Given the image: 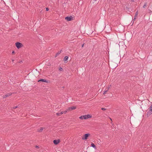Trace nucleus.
I'll return each instance as SVG.
<instances>
[{
    "mask_svg": "<svg viewBox=\"0 0 152 152\" xmlns=\"http://www.w3.org/2000/svg\"><path fill=\"white\" fill-rule=\"evenodd\" d=\"M15 45L18 49H19L22 47L23 45L20 42H17L15 43Z\"/></svg>",
    "mask_w": 152,
    "mask_h": 152,
    "instance_id": "f03ea898",
    "label": "nucleus"
},
{
    "mask_svg": "<svg viewBox=\"0 0 152 152\" xmlns=\"http://www.w3.org/2000/svg\"><path fill=\"white\" fill-rule=\"evenodd\" d=\"M149 110L150 111H151V112H152V106H151L149 107Z\"/></svg>",
    "mask_w": 152,
    "mask_h": 152,
    "instance_id": "f3484780",
    "label": "nucleus"
},
{
    "mask_svg": "<svg viewBox=\"0 0 152 152\" xmlns=\"http://www.w3.org/2000/svg\"><path fill=\"white\" fill-rule=\"evenodd\" d=\"M12 62H13V61H14V59H12Z\"/></svg>",
    "mask_w": 152,
    "mask_h": 152,
    "instance_id": "c85d7f7f",
    "label": "nucleus"
},
{
    "mask_svg": "<svg viewBox=\"0 0 152 152\" xmlns=\"http://www.w3.org/2000/svg\"><path fill=\"white\" fill-rule=\"evenodd\" d=\"M84 44H83L82 45V47H83V46H84Z\"/></svg>",
    "mask_w": 152,
    "mask_h": 152,
    "instance_id": "bb28decb",
    "label": "nucleus"
},
{
    "mask_svg": "<svg viewBox=\"0 0 152 152\" xmlns=\"http://www.w3.org/2000/svg\"><path fill=\"white\" fill-rule=\"evenodd\" d=\"M151 114H152V113H151V111H150L149 110V111H148L147 113V115L149 116L150 115H151Z\"/></svg>",
    "mask_w": 152,
    "mask_h": 152,
    "instance_id": "ddd939ff",
    "label": "nucleus"
},
{
    "mask_svg": "<svg viewBox=\"0 0 152 152\" xmlns=\"http://www.w3.org/2000/svg\"><path fill=\"white\" fill-rule=\"evenodd\" d=\"M91 147L94 148L95 149L96 148V146L94 143H92L91 144Z\"/></svg>",
    "mask_w": 152,
    "mask_h": 152,
    "instance_id": "f8f14e48",
    "label": "nucleus"
},
{
    "mask_svg": "<svg viewBox=\"0 0 152 152\" xmlns=\"http://www.w3.org/2000/svg\"><path fill=\"white\" fill-rule=\"evenodd\" d=\"M76 108V106H72L70 107H69L67 110H68L71 111L72 110H75Z\"/></svg>",
    "mask_w": 152,
    "mask_h": 152,
    "instance_id": "0eeeda50",
    "label": "nucleus"
},
{
    "mask_svg": "<svg viewBox=\"0 0 152 152\" xmlns=\"http://www.w3.org/2000/svg\"><path fill=\"white\" fill-rule=\"evenodd\" d=\"M86 116L85 115H82L79 117V118L81 119H86Z\"/></svg>",
    "mask_w": 152,
    "mask_h": 152,
    "instance_id": "1a4fd4ad",
    "label": "nucleus"
},
{
    "mask_svg": "<svg viewBox=\"0 0 152 152\" xmlns=\"http://www.w3.org/2000/svg\"><path fill=\"white\" fill-rule=\"evenodd\" d=\"M60 142V140L59 139L54 140L53 141V142L55 145L58 144Z\"/></svg>",
    "mask_w": 152,
    "mask_h": 152,
    "instance_id": "423d86ee",
    "label": "nucleus"
},
{
    "mask_svg": "<svg viewBox=\"0 0 152 152\" xmlns=\"http://www.w3.org/2000/svg\"><path fill=\"white\" fill-rule=\"evenodd\" d=\"M146 4H147L145 2L144 3V4L143 7V8H145V7Z\"/></svg>",
    "mask_w": 152,
    "mask_h": 152,
    "instance_id": "6ab92c4d",
    "label": "nucleus"
},
{
    "mask_svg": "<svg viewBox=\"0 0 152 152\" xmlns=\"http://www.w3.org/2000/svg\"><path fill=\"white\" fill-rule=\"evenodd\" d=\"M61 50L60 51H59L58 52H57L56 53L55 57H56L58 56L59 55V54L61 53Z\"/></svg>",
    "mask_w": 152,
    "mask_h": 152,
    "instance_id": "9b49d317",
    "label": "nucleus"
},
{
    "mask_svg": "<svg viewBox=\"0 0 152 152\" xmlns=\"http://www.w3.org/2000/svg\"><path fill=\"white\" fill-rule=\"evenodd\" d=\"M72 19V16L69 17H66L65 18V19L67 20L68 21H71Z\"/></svg>",
    "mask_w": 152,
    "mask_h": 152,
    "instance_id": "20e7f679",
    "label": "nucleus"
},
{
    "mask_svg": "<svg viewBox=\"0 0 152 152\" xmlns=\"http://www.w3.org/2000/svg\"><path fill=\"white\" fill-rule=\"evenodd\" d=\"M90 134L89 133L86 134L84 135L82 137V139L83 140H87L88 137H89Z\"/></svg>",
    "mask_w": 152,
    "mask_h": 152,
    "instance_id": "f257e3e1",
    "label": "nucleus"
},
{
    "mask_svg": "<svg viewBox=\"0 0 152 152\" xmlns=\"http://www.w3.org/2000/svg\"><path fill=\"white\" fill-rule=\"evenodd\" d=\"M68 57L67 56H66L64 57V61H66L68 60Z\"/></svg>",
    "mask_w": 152,
    "mask_h": 152,
    "instance_id": "4468645a",
    "label": "nucleus"
},
{
    "mask_svg": "<svg viewBox=\"0 0 152 152\" xmlns=\"http://www.w3.org/2000/svg\"><path fill=\"white\" fill-rule=\"evenodd\" d=\"M85 116H86V119L89 118L91 117V116H90V115L89 114L85 115Z\"/></svg>",
    "mask_w": 152,
    "mask_h": 152,
    "instance_id": "9d476101",
    "label": "nucleus"
},
{
    "mask_svg": "<svg viewBox=\"0 0 152 152\" xmlns=\"http://www.w3.org/2000/svg\"><path fill=\"white\" fill-rule=\"evenodd\" d=\"M136 19V17H134V20H135V19Z\"/></svg>",
    "mask_w": 152,
    "mask_h": 152,
    "instance_id": "a878e982",
    "label": "nucleus"
},
{
    "mask_svg": "<svg viewBox=\"0 0 152 152\" xmlns=\"http://www.w3.org/2000/svg\"><path fill=\"white\" fill-rule=\"evenodd\" d=\"M94 1H96L97 0H94Z\"/></svg>",
    "mask_w": 152,
    "mask_h": 152,
    "instance_id": "c756f323",
    "label": "nucleus"
},
{
    "mask_svg": "<svg viewBox=\"0 0 152 152\" xmlns=\"http://www.w3.org/2000/svg\"><path fill=\"white\" fill-rule=\"evenodd\" d=\"M15 53V51H12V53L13 54V53Z\"/></svg>",
    "mask_w": 152,
    "mask_h": 152,
    "instance_id": "393cba45",
    "label": "nucleus"
},
{
    "mask_svg": "<svg viewBox=\"0 0 152 152\" xmlns=\"http://www.w3.org/2000/svg\"><path fill=\"white\" fill-rule=\"evenodd\" d=\"M59 70L60 71H63V69L61 67H60L59 68Z\"/></svg>",
    "mask_w": 152,
    "mask_h": 152,
    "instance_id": "dca6fc26",
    "label": "nucleus"
},
{
    "mask_svg": "<svg viewBox=\"0 0 152 152\" xmlns=\"http://www.w3.org/2000/svg\"><path fill=\"white\" fill-rule=\"evenodd\" d=\"M38 82H42L43 83H48V81L45 79H40L38 81Z\"/></svg>",
    "mask_w": 152,
    "mask_h": 152,
    "instance_id": "6e6552de",
    "label": "nucleus"
},
{
    "mask_svg": "<svg viewBox=\"0 0 152 152\" xmlns=\"http://www.w3.org/2000/svg\"><path fill=\"white\" fill-rule=\"evenodd\" d=\"M68 111V110H66L64 111H62L60 113H56V114L58 116H60L63 114H66V113Z\"/></svg>",
    "mask_w": 152,
    "mask_h": 152,
    "instance_id": "7ed1b4c3",
    "label": "nucleus"
},
{
    "mask_svg": "<svg viewBox=\"0 0 152 152\" xmlns=\"http://www.w3.org/2000/svg\"><path fill=\"white\" fill-rule=\"evenodd\" d=\"M138 14V11H137V12H135V15L134 17H137V16Z\"/></svg>",
    "mask_w": 152,
    "mask_h": 152,
    "instance_id": "a211bd4d",
    "label": "nucleus"
},
{
    "mask_svg": "<svg viewBox=\"0 0 152 152\" xmlns=\"http://www.w3.org/2000/svg\"><path fill=\"white\" fill-rule=\"evenodd\" d=\"M46 8V10L47 11H48V10H49V9H48V7H46V8Z\"/></svg>",
    "mask_w": 152,
    "mask_h": 152,
    "instance_id": "4be33fe9",
    "label": "nucleus"
},
{
    "mask_svg": "<svg viewBox=\"0 0 152 152\" xmlns=\"http://www.w3.org/2000/svg\"><path fill=\"white\" fill-rule=\"evenodd\" d=\"M12 94L11 93H8L5 95H4L3 96V98H5L6 97L9 96H11L12 95Z\"/></svg>",
    "mask_w": 152,
    "mask_h": 152,
    "instance_id": "39448f33",
    "label": "nucleus"
},
{
    "mask_svg": "<svg viewBox=\"0 0 152 152\" xmlns=\"http://www.w3.org/2000/svg\"><path fill=\"white\" fill-rule=\"evenodd\" d=\"M22 62V61L21 60V61H19V63H20V62Z\"/></svg>",
    "mask_w": 152,
    "mask_h": 152,
    "instance_id": "cd10ccee",
    "label": "nucleus"
},
{
    "mask_svg": "<svg viewBox=\"0 0 152 152\" xmlns=\"http://www.w3.org/2000/svg\"><path fill=\"white\" fill-rule=\"evenodd\" d=\"M35 147H36V148H39V146H37V145H36V146H35Z\"/></svg>",
    "mask_w": 152,
    "mask_h": 152,
    "instance_id": "5701e85b",
    "label": "nucleus"
},
{
    "mask_svg": "<svg viewBox=\"0 0 152 152\" xmlns=\"http://www.w3.org/2000/svg\"><path fill=\"white\" fill-rule=\"evenodd\" d=\"M43 129V127H41V128H40V129L39 130L38 129V131L39 132H41L42 131Z\"/></svg>",
    "mask_w": 152,
    "mask_h": 152,
    "instance_id": "2eb2a0df",
    "label": "nucleus"
},
{
    "mask_svg": "<svg viewBox=\"0 0 152 152\" xmlns=\"http://www.w3.org/2000/svg\"><path fill=\"white\" fill-rule=\"evenodd\" d=\"M102 110H106V109L104 108H102Z\"/></svg>",
    "mask_w": 152,
    "mask_h": 152,
    "instance_id": "b1692460",
    "label": "nucleus"
},
{
    "mask_svg": "<svg viewBox=\"0 0 152 152\" xmlns=\"http://www.w3.org/2000/svg\"><path fill=\"white\" fill-rule=\"evenodd\" d=\"M107 90H106V91H104L103 92V94H105L106 93L107 91Z\"/></svg>",
    "mask_w": 152,
    "mask_h": 152,
    "instance_id": "aec40b11",
    "label": "nucleus"
},
{
    "mask_svg": "<svg viewBox=\"0 0 152 152\" xmlns=\"http://www.w3.org/2000/svg\"><path fill=\"white\" fill-rule=\"evenodd\" d=\"M18 107V106H15V107H13V109H15L17 108Z\"/></svg>",
    "mask_w": 152,
    "mask_h": 152,
    "instance_id": "412c9836",
    "label": "nucleus"
}]
</instances>
